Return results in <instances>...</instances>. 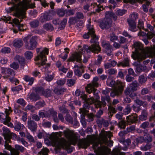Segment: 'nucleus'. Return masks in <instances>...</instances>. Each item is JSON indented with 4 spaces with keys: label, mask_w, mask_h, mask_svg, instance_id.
Returning <instances> with one entry per match:
<instances>
[{
    "label": "nucleus",
    "mask_w": 155,
    "mask_h": 155,
    "mask_svg": "<svg viewBox=\"0 0 155 155\" xmlns=\"http://www.w3.org/2000/svg\"><path fill=\"white\" fill-rule=\"evenodd\" d=\"M81 58V54L79 53L75 52L68 59L69 61L74 62L76 61L77 62L80 63V64L78 65H77L75 63L74 67V68H77L74 70V72L75 74L79 77H81L82 75V73L80 69L84 68V66L81 63L82 60Z\"/></svg>",
    "instance_id": "7ed1b4c3"
},
{
    "label": "nucleus",
    "mask_w": 155,
    "mask_h": 155,
    "mask_svg": "<svg viewBox=\"0 0 155 155\" xmlns=\"http://www.w3.org/2000/svg\"><path fill=\"white\" fill-rule=\"evenodd\" d=\"M52 89L48 88L45 90L43 87H39V95L48 97H51L52 96Z\"/></svg>",
    "instance_id": "4468645a"
},
{
    "label": "nucleus",
    "mask_w": 155,
    "mask_h": 155,
    "mask_svg": "<svg viewBox=\"0 0 155 155\" xmlns=\"http://www.w3.org/2000/svg\"><path fill=\"white\" fill-rule=\"evenodd\" d=\"M64 133L66 138L73 144L76 143L78 141V145L80 147L86 148L89 145L85 138L80 139L78 140V138L74 135L73 131L67 129L64 131Z\"/></svg>",
    "instance_id": "f03ea898"
},
{
    "label": "nucleus",
    "mask_w": 155,
    "mask_h": 155,
    "mask_svg": "<svg viewBox=\"0 0 155 155\" xmlns=\"http://www.w3.org/2000/svg\"><path fill=\"white\" fill-rule=\"evenodd\" d=\"M23 89L22 86L21 85H19L17 86L12 87L11 88V90L13 92H16L18 93H19V91Z\"/></svg>",
    "instance_id": "c03bdc74"
},
{
    "label": "nucleus",
    "mask_w": 155,
    "mask_h": 155,
    "mask_svg": "<svg viewBox=\"0 0 155 155\" xmlns=\"http://www.w3.org/2000/svg\"><path fill=\"white\" fill-rule=\"evenodd\" d=\"M16 16L17 17L20 19H18L17 18H15L12 20L13 23L17 27L18 30L20 31H24L25 29L23 28H21L23 27L24 25L23 24L20 23L22 21L21 18L23 17V14L21 12H18L16 13Z\"/></svg>",
    "instance_id": "9d476101"
},
{
    "label": "nucleus",
    "mask_w": 155,
    "mask_h": 155,
    "mask_svg": "<svg viewBox=\"0 0 155 155\" xmlns=\"http://www.w3.org/2000/svg\"><path fill=\"white\" fill-rule=\"evenodd\" d=\"M131 89L130 87H127L124 90V93L127 96H129L133 92H134L133 90H131Z\"/></svg>",
    "instance_id": "0e129e2a"
},
{
    "label": "nucleus",
    "mask_w": 155,
    "mask_h": 155,
    "mask_svg": "<svg viewBox=\"0 0 155 155\" xmlns=\"http://www.w3.org/2000/svg\"><path fill=\"white\" fill-rule=\"evenodd\" d=\"M98 80L97 77H96L94 78L91 84H88L87 87H86V91L89 94H92L94 95V97L97 99H99L100 97L98 95L99 91L94 87H97L99 84L97 82Z\"/></svg>",
    "instance_id": "20e7f679"
},
{
    "label": "nucleus",
    "mask_w": 155,
    "mask_h": 155,
    "mask_svg": "<svg viewBox=\"0 0 155 155\" xmlns=\"http://www.w3.org/2000/svg\"><path fill=\"white\" fill-rule=\"evenodd\" d=\"M87 28L88 31L87 33L84 34L83 37L85 39L88 38L90 36L92 38L90 42L92 44L88 46L84 45L83 48L88 53L92 52L94 53H98L101 51V48L99 46L98 42V38L95 33V31L93 25L89 24L87 25Z\"/></svg>",
    "instance_id": "f257e3e1"
},
{
    "label": "nucleus",
    "mask_w": 155,
    "mask_h": 155,
    "mask_svg": "<svg viewBox=\"0 0 155 155\" xmlns=\"http://www.w3.org/2000/svg\"><path fill=\"white\" fill-rule=\"evenodd\" d=\"M119 127L120 128L124 129L125 128V121L124 120H121L118 123H117Z\"/></svg>",
    "instance_id": "052dcab7"
},
{
    "label": "nucleus",
    "mask_w": 155,
    "mask_h": 155,
    "mask_svg": "<svg viewBox=\"0 0 155 155\" xmlns=\"http://www.w3.org/2000/svg\"><path fill=\"white\" fill-rule=\"evenodd\" d=\"M101 101H98L97 100L95 102V105L96 108H100L103 110L106 107L107 103L105 101H106L108 103L110 102V98L108 95H106L105 97L101 98Z\"/></svg>",
    "instance_id": "9b49d317"
},
{
    "label": "nucleus",
    "mask_w": 155,
    "mask_h": 155,
    "mask_svg": "<svg viewBox=\"0 0 155 155\" xmlns=\"http://www.w3.org/2000/svg\"><path fill=\"white\" fill-rule=\"evenodd\" d=\"M25 56L27 59H31L33 57V53L30 51H27L25 53Z\"/></svg>",
    "instance_id": "09e8293b"
},
{
    "label": "nucleus",
    "mask_w": 155,
    "mask_h": 155,
    "mask_svg": "<svg viewBox=\"0 0 155 155\" xmlns=\"http://www.w3.org/2000/svg\"><path fill=\"white\" fill-rule=\"evenodd\" d=\"M98 23L100 27L102 29H107L111 26L112 21L110 18H104L100 21Z\"/></svg>",
    "instance_id": "ddd939ff"
},
{
    "label": "nucleus",
    "mask_w": 155,
    "mask_h": 155,
    "mask_svg": "<svg viewBox=\"0 0 155 155\" xmlns=\"http://www.w3.org/2000/svg\"><path fill=\"white\" fill-rule=\"evenodd\" d=\"M121 93L119 92L117 88L114 89L113 91L110 93V96L113 97H114L116 96H118Z\"/></svg>",
    "instance_id": "79ce46f5"
},
{
    "label": "nucleus",
    "mask_w": 155,
    "mask_h": 155,
    "mask_svg": "<svg viewBox=\"0 0 155 155\" xmlns=\"http://www.w3.org/2000/svg\"><path fill=\"white\" fill-rule=\"evenodd\" d=\"M125 153L120 152L118 148L113 150L112 151V155H125Z\"/></svg>",
    "instance_id": "c9c22d12"
},
{
    "label": "nucleus",
    "mask_w": 155,
    "mask_h": 155,
    "mask_svg": "<svg viewBox=\"0 0 155 155\" xmlns=\"http://www.w3.org/2000/svg\"><path fill=\"white\" fill-rule=\"evenodd\" d=\"M17 103L20 104L23 107H24L26 104V102L25 100L22 98H20L17 101Z\"/></svg>",
    "instance_id": "13d9d810"
},
{
    "label": "nucleus",
    "mask_w": 155,
    "mask_h": 155,
    "mask_svg": "<svg viewBox=\"0 0 155 155\" xmlns=\"http://www.w3.org/2000/svg\"><path fill=\"white\" fill-rule=\"evenodd\" d=\"M6 73L8 74H5V76H3L4 78H8L10 77V75L13 76L15 74V72L14 70L10 68H7L6 70Z\"/></svg>",
    "instance_id": "a878e982"
},
{
    "label": "nucleus",
    "mask_w": 155,
    "mask_h": 155,
    "mask_svg": "<svg viewBox=\"0 0 155 155\" xmlns=\"http://www.w3.org/2000/svg\"><path fill=\"white\" fill-rule=\"evenodd\" d=\"M15 148L17 151H19L21 152H24V149H25V148L22 146L18 144H16L15 145Z\"/></svg>",
    "instance_id": "e2e57ef3"
},
{
    "label": "nucleus",
    "mask_w": 155,
    "mask_h": 155,
    "mask_svg": "<svg viewBox=\"0 0 155 155\" xmlns=\"http://www.w3.org/2000/svg\"><path fill=\"white\" fill-rule=\"evenodd\" d=\"M37 39V36L35 35L31 37L32 40L30 41V44L27 45L28 49L33 50L36 47L38 44Z\"/></svg>",
    "instance_id": "2eb2a0df"
},
{
    "label": "nucleus",
    "mask_w": 155,
    "mask_h": 155,
    "mask_svg": "<svg viewBox=\"0 0 155 155\" xmlns=\"http://www.w3.org/2000/svg\"><path fill=\"white\" fill-rule=\"evenodd\" d=\"M31 36L30 35H28L23 38V41L25 44V47L27 49V45L30 44L31 41L32 40Z\"/></svg>",
    "instance_id": "c756f323"
},
{
    "label": "nucleus",
    "mask_w": 155,
    "mask_h": 155,
    "mask_svg": "<svg viewBox=\"0 0 155 155\" xmlns=\"http://www.w3.org/2000/svg\"><path fill=\"white\" fill-rule=\"evenodd\" d=\"M134 142L135 143L134 144H135L136 145L138 144L139 143H141L144 142L143 139V137L141 136L138 138H136L134 140Z\"/></svg>",
    "instance_id": "603ef678"
},
{
    "label": "nucleus",
    "mask_w": 155,
    "mask_h": 155,
    "mask_svg": "<svg viewBox=\"0 0 155 155\" xmlns=\"http://www.w3.org/2000/svg\"><path fill=\"white\" fill-rule=\"evenodd\" d=\"M138 86V84L137 81H133L130 85V87L134 92L137 90V88Z\"/></svg>",
    "instance_id": "2f4dec72"
},
{
    "label": "nucleus",
    "mask_w": 155,
    "mask_h": 155,
    "mask_svg": "<svg viewBox=\"0 0 155 155\" xmlns=\"http://www.w3.org/2000/svg\"><path fill=\"white\" fill-rule=\"evenodd\" d=\"M134 46L135 48V51L133 52L131 56L134 59H137L140 61L144 58V56L142 53L143 52V48L141 45L139 43L137 42L134 44Z\"/></svg>",
    "instance_id": "39448f33"
},
{
    "label": "nucleus",
    "mask_w": 155,
    "mask_h": 155,
    "mask_svg": "<svg viewBox=\"0 0 155 155\" xmlns=\"http://www.w3.org/2000/svg\"><path fill=\"white\" fill-rule=\"evenodd\" d=\"M130 60L128 58H125L121 61L118 62L117 64L118 67L121 66L123 67H128L129 66Z\"/></svg>",
    "instance_id": "4be33fe9"
},
{
    "label": "nucleus",
    "mask_w": 155,
    "mask_h": 155,
    "mask_svg": "<svg viewBox=\"0 0 155 155\" xmlns=\"http://www.w3.org/2000/svg\"><path fill=\"white\" fill-rule=\"evenodd\" d=\"M19 7H16V6H12V7H9L8 8H6L5 10L8 14H9L14 11L16 9L19 8Z\"/></svg>",
    "instance_id": "6e6d98bb"
},
{
    "label": "nucleus",
    "mask_w": 155,
    "mask_h": 155,
    "mask_svg": "<svg viewBox=\"0 0 155 155\" xmlns=\"http://www.w3.org/2000/svg\"><path fill=\"white\" fill-rule=\"evenodd\" d=\"M66 89L65 88H59L56 87L54 90V92L57 95H60L63 94V93L66 91Z\"/></svg>",
    "instance_id": "c85d7f7f"
},
{
    "label": "nucleus",
    "mask_w": 155,
    "mask_h": 155,
    "mask_svg": "<svg viewBox=\"0 0 155 155\" xmlns=\"http://www.w3.org/2000/svg\"><path fill=\"white\" fill-rule=\"evenodd\" d=\"M23 79L26 82H29L28 85L31 86L33 84L35 79L33 77H31L28 75H25Z\"/></svg>",
    "instance_id": "b1692460"
},
{
    "label": "nucleus",
    "mask_w": 155,
    "mask_h": 155,
    "mask_svg": "<svg viewBox=\"0 0 155 155\" xmlns=\"http://www.w3.org/2000/svg\"><path fill=\"white\" fill-rule=\"evenodd\" d=\"M21 127H22V128H23V127H25L23 124H21L20 123L18 122L15 126V129L16 131H18L21 129Z\"/></svg>",
    "instance_id": "864d4df0"
},
{
    "label": "nucleus",
    "mask_w": 155,
    "mask_h": 155,
    "mask_svg": "<svg viewBox=\"0 0 155 155\" xmlns=\"http://www.w3.org/2000/svg\"><path fill=\"white\" fill-rule=\"evenodd\" d=\"M78 22L77 18L75 17H70L68 22L71 25L74 24Z\"/></svg>",
    "instance_id": "680f3d73"
},
{
    "label": "nucleus",
    "mask_w": 155,
    "mask_h": 155,
    "mask_svg": "<svg viewBox=\"0 0 155 155\" xmlns=\"http://www.w3.org/2000/svg\"><path fill=\"white\" fill-rule=\"evenodd\" d=\"M48 50L47 48H45L39 53V60L41 61L40 62H39V67L40 66H43L45 64V68L50 66V64L46 63V62L47 61L46 54L48 55Z\"/></svg>",
    "instance_id": "1a4fd4ad"
},
{
    "label": "nucleus",
    "mask_w": 155,
    "mask_h": 155,
    "mask_svg": "<svg viewBox=\"0 0 155 155\" xmlns=\"http://www.w3.org/2000/svg\"><path fill=\"white\" fill-rule=\"evenodd\" d=\"M110 41L114 42L116 40H117L118 36L114 33H112L110 34Z\"/></svg>",
    "instance_id": "8fccbe9b"
},
{
    "label": "nucleus",
    "mask_w": 155,
    "mask_h": 155,
    "mask_svg": "<svg viewBox=\"0 0 155 155\" xmlns=\"http://www.w3.org/2000/svg\"><path fill=\"white\" fill-rule=\"evenodd\" d=\"M93 96L91 97V100H89L87 101L84 102V104L83 108H81L79 109L80 113H81L84 115L86 114L89 112L87 109H89L90 105L94 103H95L97 100H98L96 99L94 97V95Z\"/></svg>",
    "instance_id": "6e6552de"
},
{
    "label": "nucleus",
    "mask_w": 155,
    "mask_h": 155,
    "mask_svg": "<svg viewBox=\"0 0 155 155\" xmlns=\"http://www.w3.org/2000/svg\"><path fill=\"white\" fill-rule=\"evenodd\" d=\"M112 136V135L110 131L107 132L104 130H101L100 137L103 142H107L108 140V138L110 139Z\"/></svg>",
    "instance_id": "dca6fc26"
},
{
    "label": "nucleus",
    "mask_w": 155,
    "mask_h": 155,
    "mask_svg": "<svg viewBox=\"0 0 155 155\" xmlns=\"http://www.w3.org/2000/svg\"><path fill=\"white\" fill-rule=\"evenodd\" d=\"M152 144L150 143H147L145 145H143L140 147V150L143 151H147L151 148Z\"/></svg>",
    "instance_id": "4c0bfd02"
},
{
    "label": "nucleus",
    "mask_w": 155,
    "mask_h": 155,
    "mask_svg": "<svg viewBox=\"0 0 155 155\" xmlns=\"http://www.w3.org/2000/svg\"><path fill=\"white\" fill-rule=\"evenodd\" d=\"M87 117L88 118V119L87 120L88 122H90L94 120V115L93 113H91L88 114L87 115Z\"/></svg>",
    "instance_id": "bf43d9fd"
},
{
    "label": "nucleus",
    "mask_w": 155,
    "mask_h": 155,
    "mask_svg": "<svg viewBox=\"0 0 155 155\" xmlns=\"http://www.w3.org/2000/svg\"><path fill=\"white\" fill-rule=\"evenodd\" d=\"M143 139L144 142L148 143L151 142L152 138V137L150 135L146 134V135H144L143 137Z\"/></svg>",
    "instance_id": "7c9ffc66"
},
{
    "label": "nucleus",
    "mask_w": 155,
    "mask_h": 155,
    "mask_svg": "<svg viewBox=\"0 0 155 155\" xmlns=\"http://www.w3.org/2000/svg\"><path fill=\"white\" fill-rule=\"evenodd\" d=\"M49 151V150L47 148H43V149L39 152V155H48V153Z\"/></svg>",
    "instance_id": "4d7b16f0"
},
{
    "label": "nucleus",
    "mask_w": 155,
    "mask_h": 155,
    "mask_svg": "<svg viewBox=\"0 0 155 155\" xmlns=\"http://www.w3.org/2000/svg\"><path fill=\"white\" fill-rule=\"evenodd\" d=\"M10 66L11 68L15 69L17 70L19 68V65L17 63L14 62L10 64Z\"/></svg>",
    "instance_id": "774afa93"
},
{
    "label": "nucleus",
    "mask_w": 155,
    "mask_h": 155,
    "mask_svg": "<svg viewBox=\"0 0 155 155\" xmlns=\"http://www.w3.org/2000/svg\"><path fill=\"white\" fill-rule=\"evenodd\" d=\"M23 41L21 39L15 40L13 41V46L17 48H20L23 45Z\"/></svg>",
    "instance_id": "cd10ccee"
},
{
    "label": "nucleus",
    "mask_w": 155,
    "mask_h": 155,
    "mask_svg": "<svg viewBox=\"0 0 155 155\" xmlns=\"http://www.w3.org/2000/svg\"><path fill=\"white\" fill-rule=\"evenodd\" d=\"M11 51L10 48L4 47L1 49L0 52L3 54H8L10 53Z\"/></svg>",
    "instance_id": "3c124183"
},
{
    "label": "nucleus",
    "mask_w": 155,
    "mask_h": 155,
    "mask_svg": "<svg viewBox=\"0 0 155 155\" xmlns=\"http://www.w3.org/2000/svg\"><path fill=\"white\" fill-rule=\"evenodd\" d=\"M27 99L32 102L39 100V86L32 87L27 95Z\"/></svg>",
    "instance_id": "0eeeda50"
},
{
    "label": "nucleus",
    "mask_w": 155,
    "mask_h": 155,
    "mask_svg": "<svg viewBox=\"0 0 155 155\" xmlns=\"http://www.w3.org/2000/svg\"><path fill=\"white\" fill-rule=\"evenodd\" d=\"M28 127L32 131H35L36 130L38 126L37 123L33 120H31L29 119L28 121Z\"/></svg>",
    "instance_id": "6ab92c4d"
},
{
    "label": "nucleus",
    "mask_w": 155,
    "mask_h": 155,
    "mask_svg": "<svg viewBox=\"0 0 155 155\" xmlns=\"http://www.w3.org/2000/svg\"><path fill=\"white\" fill-rule=\"evenodd\" d=\"M93 5L94 6V8H96V12H99L104 9L102 6H101L100 5H97V3L94 4H93Z\"/></svg>",
    "instance_id": "37998d69"
},
{
    "label": "nucleus",
    "mask_w": 155,
    "mask_h": 155,
    "mask_svg": "<svg viewBox=\"0 0 155 155\" xmlns=\"http://www.w3.org/2000/svg\"><path fill=\"white\" fill-rule=\"evenodd\" d=\"M31 3V0H22V2H19V4L22 10L25 12L29 8H32L35 7V3Z\"/></svg>",
    "instance_id": "f8f14e48"
},
{
    "label": "nucleus",
    "mask_w": 155,
    "mask_h": 155,
    "mask_svg": "<svg viewBox=\"0 0 155 155\" xmlns=\"http://www.w3.org/2000/svg\"><path fill=\"white\" fill-rule=\"evenodd\" d=\"M65 120L67 122L71 124H73V117H72L69 114H67L64 116Z\"/></svg>",
    "instance_id": "58836bf2"
},
{
    "label": "nucleus",
    "mask_w": 155,
    "mask_h": 155,
    "mask_svg": "<svg viewBox=\"0 0 155 155\" xmlns=\"http://www.w3.org/2000/svg\"><path fill=\"white\" fill-rule=\"evenodd\" d=\"M124 84L121 82L117 81L116 82V88L117 90L121 93H122L124 90Z\"/></svg>",
    "instance_id": "393cba45"
},
{
    "label": "nucleus",
    "mask_w": 155,
    "mask_h": 155,
    "mask_svg": "<svg viewBox=\"0 0 155 155\" xmlns=\"http://www.w3.org/2000/svg\"><path fill=\"white\" fill-rule=\"evenodd\" d=\"M134 102L138 105L142 106L144 107L147 108L148 104L147 102L145 101H142L140 100L138 97H137L134 100Z\"/></svg>",
    "instance_id": "5701e85b"
},
{
    "label": "nucleus",
    "mask_w": 155,
    "mask_h": 155,
    "mask_svg": "<svg viewBox=\"0 0 155 155\" xmlns=\"http://www.w3.org/2000/svg\"><path fill=\"white\" fill-rule=\"evenodd\" d=\"M131 110V107L130 106V104H127L123 112L125 115L129 114Z\"/></svg>",
    "instance_id": "a18cd8bd"
},
{
    "label": "nucleus",
    "mask_w": 155,
    "mask_h": 155,
    "mask_svg": "<svg viewBox=\"0 0 155 155\" xmlns=\"http://www.w3.org/2000/svg\"><path fill=\"white\" fill-rule=\"evenodd\" d=\"M76 18L78 19H82L84 18V16L83 13L81 12H77L76 14Z\"/></svg>",
    "instance_id": "338daca9"
},
{
    "label": "nucleus",
    "mask_w": 155,
    "mask_h": 155,
    "mask_svg": "<svg viewBox=\"0 0 155 155\" xmlns=\"http://www.w3.org/2000/svg\"><path fill=\"white\" fill-rule=\"evenodd\" d=\"M51 19V17L50 14L47 12L42 14L40 18V21L42 23L49 21Z\"/></svg>",
    "instance_id": "412c9836"
},
{
    "label": "nucleus",
    "mask_w": 155,
    "mask_h": 155,
    "mask_svg": "<svg viewBox=\"0 0 155 155\" xmlns=\"http://www.w3.org/2000/svg\"><path fill=\"white\" fill-rule=\"evenodd\" d=\"M145 57H144V58L140 61L137 60V61L136 62L134 63V64L136 66V69L137 71L139 72H140L141 71H145L147 69V67L146 66L142 65L140 64V62L141 61L144 59Z\"/></svg>",
    "instance_id": "f3484780"
},
{
    "label": "nucleus",
    "mask_w": 155,
    "mask_h": 155,
    "mask_svg": "<svg viewBox=\"0 0 155 155\" xmlns=\"http://www.w3.org/2000/svg\"><path fill=\"white\" fill-rule=\"evenodd\" d=\"M147 78L146 74H143L140 76L139 77V82L140 84H142L144 83L146 81Z\"/></svg>",
    "instance_id": "72a5a7b5"
},
{
    "label": "nucleus",
    "mask_w": 155,
    "mask_h": 155,
    "mask_svg": "<svg viewBox=\"0 0 155 155\" xmlns=\"http://www.w3.org/2000/svg\"><path fill=\"white\" fill-rule=\"evenodd\" d=\"M60 143L61 145L65 146L68 153H71L72 151V150L69 148V146L67 145L65 140L62 141Z\"/></svg>",
    "instance_id": "ea45409f"
},
{
    "label": "nucleus",
    "mask_w": 155,
    "mask_h": 155,
    "mask_svg": "<svg viewBox=\"0 0 155 155\" xmlns=\"http://www.w3.org/2000/svg\"><path fill=\"white\" fill-rule=\"evenodd\" d=\"M102 47L109 52H107L108 55L110 56L112 54V52L113 51V47L111 45L109 42L103 41L102 43Z\"/></svg>",
    "instance_id": "a211bd4d"
},
{
    "label": "nucleus",
    "mask_w": 155,
    "mask_h": 155,
    "mask_svg": "<svg viewBox=\"0 0 155 155\" xmlns=\"http://www.w3.org/2000/svg\"><path fill=\"white\" fill-rule=\"evenodd\" d=\"M34 108H35L36 110L39 109V101L37 102L35 104V106L33 105L28 104V105L25 107V109L30 110L31 109H33Z\"/></svg>",
    "instance_id": "f704fd0d"
},
{
    "label": "nucleus",
    "mask_w": 155,
    "mask_h": 155,
    "mask_svg": "<svg viewBox=\"0 0 155 155\" xmlns=\"http://www.w3.org/2000/svg\"><path fill=\"white\" fill-rule=\"evenodd\" d=\"M44 28L47 31H52L54 29V28L52 25L50 23H47L43 25Z\"/></svg>",
    "instance_id": "e433bc0d"
},
{
    "label": "nucleus",
    "mask_w": 155,
    "mask_h": 155,
    "mask_svg": "<svg viewBox=\"0 0 155 155\" xmlns=\"http://www.w3.org/2000/svg\"><path fill=\"white\" fill-rule=\"evenodd\" d=\"M106 84L107 86H109L115 89L116 88V83L113 80L108 78L106 81Z\"/></svg>",
    "instance_id": "473e14b6"
},
{
    "label": "nucleus",
    "mask_w": 155,
    "mask_h": 155,
    "mask_svg": "<svg viewBox=\"0 0 155 155\" xmlns=\"http://www.w3.org/2000/svg\"><path fill=\"white\" fill-rule=\"evenodd\" d=\"M147 115L148 113L147 110L145 109L143 110L141 115L139 116V120L143 121L146 120L147 119Z\"/></svg>",
    "instance_id": "bb28decb"
},
{
    "label": "nucleus",
    "mask_w": 155,
    "mask_h": 155,
    "mask_svg": "<svg viewBox=\"0 0 155 155\" xmlns=\"http://www.w3.org/2000/svg\"><path fill=\"white\" fill-rule=\"evenodd\" d=\"M127 12V10H126L119 9L116 11V14L118 16H120L125 14Z\"/></svg>",
    "instance_id": "49530a36"
},
{
    "label": "nucleus",
    "mask_w": 155,
    "mask_h": 155,
    "mask_svg": "<svg viewBox=\"0 0 155 155\" xmlns=\"http://www.w3.org/2000/svg\"><path fill=\"white\" fill-rule=\"evenodd\" d=\"M126 119L128 123H135L138 120V116L137 114H133L127 116Z\"/></svg>",
    "instance_id": "aec40b11"
},
{
    "label": "nucleus",
    "mask_w": 155,
    "mask_h": 155,
    "mask_svg": "<svg viewBox=\"0 0 155 155\" xmlns=\"http://www.w3.org/2000/svg\"><path fill=\"white\" fill-rule=\"evenodd\" d=\"M66 16H70L73 15L75 13V10L74 9L65 10Z\"/></svg>",
    "instance_id": "5fc2aeb1"
},
{
    "label": "nucleus",
    "mask_w": 155,
    "mask_h": 155,
    "mask_svg": "<svg viewBox=\"0 0 155 155\" xmlns=\"http://www.w3.org/2000/svg\"><path fill=\"white\" fill-rule=\"evenodd\" d=\"M3 133L5 135L8 136H9V134L10 133V130L6 127H4L2 128Z\"/></svg>",
    "instance_id": "69168bd1"
},
{
    "label": "nucleus",
    "mask_w": 155,
    "mask_h": 155,
    "mask_svg": "<svg viewBox=\"0 0 155 155\" xmlns=\"http://www.w3.org/2000/svg\"><path fill=\"white\" fill-rule=\"evenodd\" d=\"M31 27L33 28L37 27L39 25V21L35 20L30 22L29 23Z\"/></svg>",
    "instance_id": "a19ab883"
},
{
    "label": "nucleus",
    "mask_w": 155,
    "mask_h": 155,
    "mask_svg": "<svg viewBox=\"0 0 155 155\" xmlns=\"http://www.w3.org/2000/svg\"><path fill=\"white\" fill-rule=\"evenodd\" d=\"M57 14L60 17H63L66 14L65 10L63 8L58 9L57 11Z\"/></svg>",
    "instance_id": "de8ad7c7"
},
{
    "label": "nucleus",
    "mask_w": 155,
    "mask_h": 155,
    "mask_svg": "<svg viewBox=\"0 0 155 155\" xmlns=\"http://www.w3.org/2000/svg\"><path fill=\"white\" fill-rule=\"evenodd\" d=\"M137 18V14L134 13L130 15L129 18L127 19L129 26L128 29L132 32H135L138 30L136 22V19Z\"/></svg>",
    "instance_id": "423d86ee"
}]
</instances>
